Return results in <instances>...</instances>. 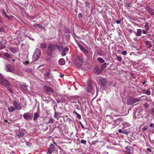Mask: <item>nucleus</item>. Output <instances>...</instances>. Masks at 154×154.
I'll return each mask as SVG.
<instances>
[{
  "mask_svg": "<svg viewBox=\"0 0 154 154\" xmlns=\"http://www.w3.org/2000/svg\"><path fill=\"white\" fill-rule=\"evenodd\" d=\"M7 89L12 94L13 93L12 90L11 88H10V87L8 88Z\"/></svg>",
  "mask_w": 154,
  "mask_h": 154,
  "instance_id": "a19ab883",
  "label": "nucleus"
},
{
  "mask_svg": "<svg viewBox=\"0 0 154 154\" xmlns=\"http://www.w3.org/2000/svg\"><path fill=\"white\" fill-rule=\"evenodd\" d=\"M4 29L2 27H0V32H4Z\"/></svg>",
  "mask_w": 154,
  "mask_h": 154,
  "instance_id": "09e8293b",
  "label": "nucleus"
},
{
  "mask_svg": "<svg viewBox=\"0 0 154 154\" xmlns=\"http://www.w3.org/2000/svg\"><path fill=\"white\" fill-rule=\"evenodd\" d=\"M54 111L55 112V111H56V109H55V107H54Z\"/></svg>",
  "mask_w": 154,
  "mask_h": 154,
  "instance_id": "e2e57ef3",
  "label": "nucleus"
},
{
  "mask_svg": "<svg viewBox=\"0 0 154 154\" xmlns=\"http://www.w3.org/2000/svg\"><path fill=\"white\" fill-rule=\"evenodd\" d=\"M146 30H142V32L143 34H146L147 33V32L146 31Z\"/></svg>",
  "mask_w": 154,
  "mask_h": 154,
  "instance_id": "603ef678",
  "label": "nucleus"
},
{
  "mask_svg": "<svg viewBox=\"0 0 154 154\" xmlns=\"http://www.w3.org/2000/svg\"><path fill=\"white\" fill-rule=\"evenodd\" d=\"M82 17V14L81 13H80L78 14V17H79L80 18Z\"/></svg>",
  "mask_w": 154,
  "mask_h": 154,
  "instance_id": "8fccbe9b",
  "label": "nucleus"
},
{
  "mask_svg": "<svg viewBox=\"0 0 154 154\" xmlns=\"http://www.w3.org/2000/svg\"><path fill=\"white\" fill-rule=\"evenodd\" d=\"M55 149V147L53 144H51L49 146L48 151L47 152V153L48 154H51L54 152Z\"/></svg>",
  "mask_w": 154,
  "mask_h": 154,
  "instance_id": "1a4fd4ad",
  "label": "nucleus"
},
{
  "mask_svg": "<svg viewBox=\"0 0 154 154\" xmlns=\"http://www.w3.org/2000/svg\"><path fill=\"white\" fill-rule=\"evenodd\" d=\"M121 21L119 20H116V23L117 24H119L120 23Z\"/></svg>",
  "mask_w": 154,
  "mask_h": 154,
  "instance_id": "6e6d98bb",
  "label": "nucleus"
},
{
  "mask_svg": "<svg viewBox=\"0 0 154 154\" xmlns=\"http://www.w3.org/2000/svg\"><path fill=\"white\" fill-rule=\"evenodd\" d=\"M87 90L89 93H91L92 91V83L89 80H88L87 82Z\"/></svg>",
  "mask_w": 154,
  "mask_h": 154,
  "instance_id": "423d86ee",
  "label": "nucleus"
},
{
  "mask_svg": "<svg viewBox=\"0 0 154 154\" xmlns=\"http://www.w3.org/2000/svg\"><path fill=\"white\" fill-rule=\"evenodd\" d=\"M151 113L153 115H154V108H152L151 109Z\"/></svg>",
  "mask_w": 154,
  "mask_h": 154,
  "instance_id": "de8ad7c7",
  "label": "nucleus"
},
{
  "mask_svg": "<svg viewBox=\"0 0 154 154\" xmlns=\"http://www.w3.org/2000/svg\"><path fill=\"white\" fill-rule=\"evenodd\" d=\"M118 132L119 133H124V132H123L122 131L121 129H119L118 130Z\"/></svg>",
  "mask_w": 154,
  "mask_h": 154,
  "instance_id": "864d4df0",
  "label": "nucleus"
},
{
  "mask_svg": "<svg viewBox=\"0 0 154 154\" xmlns=\"http://www.w3.org/2000/svg\"><path fill=\"white\" fill-rule=\"evenodd\" d=\"M148 13L152 16H154V10L149 7H147L146 8Z\"/></svg>",
  "mask_w": 154,
  "mask_h": 154,
  "instance_id": "ddd939ff",
  "label": "nucleus"
},
{
  "mask_svg": "<svg viewBox=\"0 0 154 154\" xmlns=\"http://www.w3.org/2000/svg\"><path fill=\"white\" fill-rule=\"evenodd\" d=\"M16 135L18 136L19 138H21L24 136V133L20 131H19L16 132Z\"/></svg>",
  "mask_w": 154,
  "mask_h": 154,
  "instance_id": "2eb2a0df",
  "label": "nucleus"
},
{
  "mask_svg": "<svg viewBox=\"0 0 154 154\" xmlns=\"http://www.w3.org/2000/svg\"><path fill=\"white\" fill-rule=\"evenodd\" d=\"M100 85L101 86H104L107 83V81L105 78L101 79L100 80Z\"/></svg>",
  "mask_w": 154,
  "mask_h": 154,
  "instance_id": "9d476101",
  "label": "nucleus"
},
{
  "mask_svg": "<svg viewBox=\"0 0 154 154\" xmlns=\"http://www.w3.org/2000/svg\"><path fill=\"white\" fill-rule=\"evenodd\" d=\"M73 113L74 114H75L76 115H78V113L75 111H73Z\"/></svg>",
  "mask_w": 154,
  "mask_h": 154,
  "instance_id": "13d9d810",
  "label": "nucleus"
},
{
  "mask_svg": "<svg viewBox=\"0 0 154 154\" xmlns=\"http://www.w3.org/2000/svg\"><path fill=\"white\" fill-rule=\"evenodd\" d=\"M94 73L97 75H99L101 72V70L97 66H95L94 69Z\"/></svg>",
  "mask_w": 154,
  "mask_h": 154,
  "instance_id": "4468645a",
  "label": "nucleus"
},
{
  "mask_svg": "<svg viewBox=\"0 0 154 154\" xmlns=\"http://www.w3.org/2000/svg\"><path fill=\"white\" fill-rule=\"evenodd\" d=\"M147 150H148V151H149L150 152H152L151 150L149 148H147Z\"/></svg>",
  "mask_w": 154,
  "mask_h": 154,
  "instance_id": "052dcab7",
  "label": "nucleus"
},
{
  "mask_svg": "<svg viewBox=\"0 0 154 154\" xmlns=\"http://www.w3.org/2000/svg\"><path fill=\"white\" fill-rule=\"evenodd\" d=\"M127 6L128 7H129L130 6V4H128L127 5Z\"/></svg>",
  "mask_w": 154,
  "mask_h": 154,
  "instance_id": "0e129e2a",
  "label": "nucleus"
},
{
  "mask_svg": "<svg viewBox=\"0 0 154 154\" xmlns=\"http://www.w3.org/2000/svg\"><path fill=\"white\" fill-rule=\"evenodd\" d=\"M33 116L32 115L29 113V112H27L25 113L23 115V118L26 120H29L32 119Z\"/></svg>",
  "mask_w": 154,
  "mask_h": 154,
  "instance_id": "6e6552de",
  "label": "nucleus"
},
{
  "mask_svg": "<svg viewBox=\"0 0 154 154\" xmlns=\"http://www.w3.org/2000/svg\"><path fill=\"white\" fill-rule=\"evenodd\" d=\"M142 92L143 94H145L148 95H150L151 94V91L149 89H147L146 90L145 89L143 90Z\"/></svg>",
  "mask_w": 154,
  "mask_h": 154,
  "instance_id": "f3484780",
  "label": "nucleus"
},
{
  "mask_svg": "<svg viewBox=\"0 0 154 154\" xmlns=\"http://www.w3.org/2000/svg\"><path fill=\"white\" fill-rule=\"evenodd\" d=\"M6 71L7 72H11V70L10 68V65H8L6 66Z\"/></svg>",
  "mask_w": 154,
  "mask_h": 154,
  "instance_id": "bb28decb",
  "label": "nucleus"
},
{
  "mask_svg": "<svg viewBox=\"0 0 154 154\" xmlns=\"http://www.w3.org/2000/svg\"><path fill=\"white\" fill-rule=\"evenodd\" d=\"M58 62L60 65H63L65 63V60L64 59L61 58L59 60Z\"/></svg>",
  "mask_w": 154,
  "mask_h": 154,
  "instance_id": "a211bd4d",
  "label": "nucleus"
},
{
  "mask_svg": "<svg viewBox=\"0 0 154 154\" xmlns=\"http://www.w3.org/2000/svg\"><path fill=\"white\" fill-rule=\"evenodd\" d=\"M84 62L83 58L81 56H78L75 58V63L77 67H80Z\"/></svg>",
  "mask_w": 154,
  "mask_h": 154,
  "instance_id": "f257e3e1",
  "label": "nucleus"
},
{
  "mask_svg": "<svg viewBox=\"0 0 154 154\" xmlns=\"http://www.w3.org/2000/svg\"><path fill=\"white\" fill-rule=\"evenodd\" d=\"M131 148H132V147L130 146H127L125 148V149L128 151V152H130Z\"/></svg>",
  "mask_w": 154,
  "mask_h": 154,
  "instance_id": "2f4dec72",
  "label": "nucleus"
},
{
  "mask_svg": "<svg viewBox=\"0 0 154 154\" xmlns=\"http://www.w3.org/2000/svg\"><path fill=\"white\" fill-rule=\"evenodd\" d=\"M147 82L146 81L144 80V81L142 83V84L143 85H144L145 83H146Z\"/></svg>",
  "mask_w": 154,
  "mask_h": 154,
  "instance_id": "680f3d73",
  "label": "nucleus"
},
{
  "mask_svg": "<svg viewBox=\"0 0 154 154\" xmlns=\"http://www.w3.org/2000/svg\"><path fill=\"white\" fill-rule=\"evenodd\" d=\"M4 55L5 57L8 58H10V54H9L7 53H5L4 54Z\"/></svg>",
  "mask_w": 154,
  "mask_h": 154,
  "instance_id": "72a5a7b5",
  "label": "nucleus"
},
{
  "mask_svg": "<svg viewBox=\"0 0 154 154\" xmlns=\"http://www.w3.org/2000/svg\"><path fill=\"white\" fill-rule=\"evenodd\" d=\"M152 51H154V49H153L152 50Z\"/></svg>",
  "mask_w": 154,
  "mask_h": 154,
  "instance_id": "338daca9",
  "label": "nucleus"
},
{
  "mask_svg": "<svg viewBox=\"0 0 154 154\" xmlns=\"http://www.w3.org/2000/svg\"><path fill=\"white\" fill-rule=\"evenodd\" d=\"M50 74V71L49 70H47L45 73V76H48Z\"/></svg>",
  "mask_w": 154,
  "mask_h": 154,
  "instance_id": "473e14b6",
  "label": "nucleus"
},
{
  "mask_svg": "<svg viewBox=\"0 0 154 154\" xmlns=\"http://www.w3.org/2000/svg\"><path fill=\"white\" fill-rule=\"evenodd\" d=\"M0 84L5 86H9L10 85V83L7 80L3 78L1 73H0Z\"/></svg>",
  "mask_w": 154,
  "mask_h": 154,
  "instance_id": "f03ea898",
  "label": "nucleus"
},
{
  "mask_svg": "<svg viewBox=\"0 0 154 154\" xmlns=\"http://www.w3.org/2000/svg\"><path fill=\"white\" fill-rule=\"evenodd\" d=\"M39 117V113L36 112V113L34 115L33 120H35L37 119Z\"/></svg>",
  "mask_w": 154,
  "mask_h": 154,
  "instance_id": "412c9836",
  "label": "nucleus"
},
{
  "mask_svg": "<svg viewBox=\"0 0 154 154\" xmlns=\"http://www.w3.org/2000/svg\"><path fill=\"white\" fill-rule=\"evenodd\" d=\"M13 105L15 109L17 110H20L22 108L21 103H18L16 101L14 100L13 101Z\"/></svg>",
  "mask_w": 154,
  "mask_h": 154,
  "instance_id": "0eeeda50",
  "label": "nucleus"
},
{
  "mask_svg": "<svg viewBox=\"0 0 154 154\" xmlns=\"http://www.w3.org/2000/svg\"><path fill=\"white\" fill-rule=\"evenodd\" d=\"M34 26L35 27L37 26H38L39 28L42 29V28L43 29H44V28L43 27V26L40 24H35L34 25Z\"/></svg>",
  "mask_w": 154,
  "mask_h": 154,
  "instance_id": "c85d7f7f",
  "label": "nucleus"
},
{
  "mask_svg": "<svg viewBox=\"0 0 154 154\" xmlns=\"http://www.w3.org/2000/svg\"><path fill=\"white\" fill-rule=\"evenodd\" d=\"M127 54V52L125 51H123L122 52V54L123 55H126Z\"/></svg>",
  "mask_w": 154,
  "mask_h": 154,
  "instance_id": "79ce46f5",
  "label": "nucleus"
},
{
  "mask_svg": "<svg viewBox=\"0 0 154 154\" xmlns=\"http://www.w3.org/2000/svg\"><path fill=\"white\" fill-rule=\"evenodd\" d=\"M21 89L22 91H27V87L26 85H23L21 86Z\"/></svg>",
  "mask_w": 154,
  "mask_h": 154,
  "instance_id": "b1692460",
  "label": "nucleus"
},
{
  "mask_svg": "<svg viewBox=\"0 0 154 154\" xmlns=\"http://www.w3.org/2000/svg\"><path fill=\"white\" fill-rule=\"evenodd\" d=\"M23 64H24L26 65V64H28L29 63L28 61H25L23 62Z\"/></svg>",
  "mask_w": 154,
  "mask_h": 154,
  "instance_id": "5fc2aeb1",
  "label": "nucleus"
},
{
  "mask_svg": "<svg viewBox=\"0 0 154 154\" xmlns=\"http://www.w3.org/2000/svg\"><path fill=\"white\" fill-rule=\"evenodd\" d=\"M145 44L147 46V47L148 48H150L152 47V44L150 42L148 41H147L145 42Z\"/></svg>",
  "mask_w": 154,
  "mask_h": 154,
  "instance_id": "6ab92c4d",
  "label": "nucleus"
},
{
  "mask_svg": "<svg viewBox=\"0 0 154 154\" xmlns=\"http://www.w3.org/2000/svg\"><path fill=\"white\" fill-rule=\"evenodd\" d=\"M153 105L154 106V103H153Z\"/></svg>",
  "mask_w": 154,
  "mask_h": 154,
  "instance_id": "774afa93",
  "label": "nucleus"
},
{
  "mask_svg": "<svg viewBox=\"0 0 154 154\" xmlns=\"http://www.w3.org/2000/svg\"><path fill=\"white\" fill-rule=\"evenodd\" d=\"M54 120L52 118H50L49 120L48 123L49 124L53 123L54 122Z\"/></svg>",
  "mask_w": 154,
  "mask_h": 154,
  "instance_id": "7c9ffc66",
  "label": "nucleus"
},
{
  "mask_svg": "<svg viewBox=\"0 0 154 154\" xmlns=\"http://www.w3.org/2000/svg\"><path fill=\"white\" fill-rule=\"evenodd\" d=\"M136 35L137 36H140L141 35V30L138 29L137 30Z\"/></svg>",
  "mask_w": 154,
  "mask_h": 154,
  "instance_id": "5701e85b",
  "label": "nucleus"
},
{
  "mask_svg": "<svg viewBox=\"0 0 154 154\" xmlns=\"http://www.w3.org/2000/svg\"><path fill=\"white\" fill-rule=\"evenodd\" d=\"M147 129V127H144L142 129V131H144Z\"/></svg>",
  "mask_w": 154,
  "mask_h": 154,
  "instance_id": "a18cd8bd",
  "label": "nucleus"
},
{
  "mask_svg": "<svg viewBox=\"0 0 154 154\" xmlns=\"http://www.w3.org/2000/svg\"><path fill=\"white\" fill-rule=\"evenodd\" d=\"M46 47V45L45 43H41L40 45V48L45 49Z\"/></svg>",
  "mask_w": 154,
  "mask_h": 154,
  "instance_id": "a878e982",
  "label": "nucleus"
},
{
  "mask_svg": "<svg viewBox=\"0 0 154 154\" xmlns=\"http://www.w3.org/2000/svg\"><path fill=\"white\" fill-rule=\"evenodd\" d=\"M12 61H14V59H13L12 60Z\"/></svg>",
  "mask_w": 154,
  "mask_h": 154,
  "instance_id": "69168bd1",
  "label": "nucleus"
},
{
  "mask_svg": "<svg viewBox=\"0 0 154 154\" xmlns=\"http://www.w3.org/2000/svg\"><path fill=\"white\" fill-rule=\"evenodd\" d=\"M106 63H103L102 65L101 68L102 70L104 69L106 67Z\"/></svg>",
  "mask_w": 154,
  "mask_h": 154,
  "instance_id": "c756f323",
  "label": "nucleus"
},
{
  "mask_svg": "<svg viewBox=\"0 0 154 154\" xmlns=\"http://www.w3.org/2000/svg\"><path fill=\"white\" fill-rule=\"evenodd\" d=\"M77 117L78 118V119H81V116L80 114H78V115H77Z\"/></svg>",
  "mask_w": 154,
  "mask_h": 154,
  "instance_id": "49530a36",
  "label": "nucleus"
},
{
  "mask_svg": "<svg viewBox=\"0 0 154 154\" xmlns=\"http://www.w3.org/2000/svg\"><path fill=\"white\" fill-rule=\"evenodd\" d=\"M79 47L82 52L85 54H88L89 53V52L88 50L84 48L82 45H79Z\"/></svg>",
  "mask_w": 154,
  "mask_h": 154,
  "instance_id": "9b49d317",
  "label": "nucleus"
},
{
  "mask_svg": "<svg viewBox=\"0 0 154 154\" xmlns=\"http://www.w3.org/2000/svg\"><path fill=\"white\" fill-rule=\"evenodd\" d=\"M97 60L98 61H99L100 63H103L105 62V60L101 57H98L97 59Z\"/></svg>",
  "mask_w": 154,
  "mask_h": 154,
  "instance_id": "cd10ccee",
  "label": "nucleus"
},
{
  "mask_svg": "<svg viewBox=\"0 0 154 154\" xmlns=\"http://www.w3.org/2000/svg\"><path fill=\"white\" fill-rule=\"evenodd\" d=\"M1 10L2 13L5 16V15H6V14H7L4 9H2Z\"/></svg>",
  "mask_w": 154,
  "mask_h": 154,
  "instance_id": "c9c22d12",
  "label": "nucleus"
},
{
  "mask_svg": "<svg viewBox=\"0 0 154 154\" xmlns=\"http://www.w3.org/2000/svg\"><path fill=\"white\" fill-rule=\"evenodd\" d=\"M80 124H81V126L82 128H83V129H85V128H84V126L81 123Z\"/></svg>",
  "mask_w": 154,
  "mask_h": 154,
  "instance_id": "4d7b16f0",
  "label": "nucleus"
},
{
  "mask_svg": "<svg viewBox=\"0 0 154 154\" xmlns=\"http://www.w3.org/2000/svg\"><path fill=\"white\" fill-rule=\"evenodd\" d=\"M153 125H154V124H152V123H151L150 125H149V126L151 127H153Z\"/></svg>",
  "mask_w": 154,
  "mask_h": 154,
  "instance_id": "bf43d9fd",
  "label": "nucleus"
},
{
  "mask_svg": "<svg viewBox=\"0 0 154 154\" xmlns=\"http://www.w3.org/2000/svg\"><path fill=\"white\" fill-rule=\"evenodd\" d=\"M143 106L146 108H147L148 107L149 105L147 103H146L145 104H144Z\"/></svg>",
  "mask_w": 154,
  "mask_h": 154,
  "instance_id": "58836bf2",
  "label": "nucleus"
},
{
  "mask_svg": "<svg viewBox=\"0 0 154 154\" xmlns=\"http://www.w3.org/2000/svg\"><path fill=\"white\" fill-rule=\"evenodd\" d=\"M124 152L125 153V154H132L130 152H127L124 151Z\"/></svg>",
  "mask_w": 154,
  "mask_h": 154,
  "instance_id": "c03bdc74",
  "label": "nucleus"
},
{
  "mask_svg": "<svg viewBox=\"0 0 154 154\" xmlns=\"http://www.w3.org/2000/svg\"><path fill=\"white\" fill-rule=\"evenodd\" d=\"M144 27H145V29H146V30L148 31L149 30V27L148 25V22H146V23L144 25Z\"/></svg>",
  "mask_w": 154,
  "mask_h": 154,
  "instance_id": "393cba45",
  "label": "nucleus"
},
{
  "mask_svg": "<svg viewBox=\"0 0 154 154\" xmlns=\"http://www.w3.org/2000/svg\"><path fill=\"white\" fill-rule=\"evenodd\" d=\"M116 58L119 61H120L122 60V58L120 56H116Z\"/></svg>",
  "mask_w": 154,
  "mask_h": 154,
  "instance_id": "4c0bfd02",
  "label": "nucleus"
},
{
  "mask_svg": "<svg viewBox=\"0 0 154 154\" xmlns=\"http://www.w3.org/2000/svg\"><path fill=\"white\" fill-rule=\"evenodd\" d=\"M101 51H98L97 52V54L99 55H101Z\"/></svg>",
  "mask_w": 154,
  "mask_h": 154,
  "instance_id": "3c124183",
  "label": "nucleus"
},
{
  "mask_svg": "<svg viewBox=\"0 0 154 154\" xmlns=\"http://www.w3.org/2000/svg\"><path fill=\"white\" fill-rule=\"evenodd\" d=\"M80 142L82 143H83L84 144H85L87 142L86 140H82L80 141Z\"/></svg>",
  "mask_w": 154,
  "mask_h": 154,
  "instance_id": "e433bc0d",
  "label": "nucleus"
},
{
  "mask_svg": "<svg viewBox=\"0 0 154 154\" xmlns=\"http://www.w3.org/2000/svg\"><path fill=\"white\" fill-rule=\"evenodd\" d=\"M5 17L6 18H7L8 19H10L11 18V17H13V16H10L8 15L7 14H6V15L5 16Z\"/></svg>",
  "mask_w": 154,
  "mask_h": 154,
  "instance_id": "ea45409f",
  "label": "nucleus"
},
{
  "mask_svg": "<svg viewBox=\"0 0 154 154\" xmlns=\"http://www.w3.org/2000/svg\"><path fill=\"white\" fill-rule=\"evenodd\" d=\"M6 46L4 45L0 44V50H2L3 49L5 48Z\"/></svg>",
  "mask_w": 154,
  "mask_h": 154,
  "instance_id": "f704fd0d",
  "label": "nucleus"
},
{
  "mask_svg": "<svg viewBox=\"0 0 154 154\" xmlns=\"http://www.w3.org/2000/svg\"><path fill=\"white\" fill-rule=\"evenodd\" d=\"M13 53H15L17 51V50L13 47H11L9 49Z\"/></svg>",
  "mask_w": 154,
  "mask_h": 154,
  "instance_id": "4be33fe9",
  "label": "nucleus"
},
{
  "mask_svg": "<svg viewBox=\"0 0 154 154\" xmlns=\"http://www.w3.org/2000/svg\"><path fill=\"white\" fill-rule=\"evenodd\" d=\"M57 45H50L48 48V54L50 55L51 54L53 50L57 48Z\"/></svg>",
  "mask_w": 154,
  "mask_h": 154,
  "instance_id": "20e7f679",
  "label": "nucleus"
},
{
  "mask_svg": "<svg viewBox=\"0 0 154 154\" xmlns=\"http://www.w3.org/2000/svg\"><path fill=\"white\" fill-rule=\"evenodd\" d=\"M41 54V51L38 48H36L33 56L34 60H37L40 57Z\"/></svg>",
  "mask_w": 154,
  "mask_h": 154,
  "instance_id": "7ed1b4c3",
  "label": "nucleus"
},
{
  "mask_svg": "<svg viewBox=\"0 0 154 154\" xmlns=\"http://www.w3.org/2000/svg\"><path fill=\"white\" fill-rule=\"evenodd\" d=\"M58 113L57 112H56V111L54 112V118H57V115Z\"/></svg>",
  "mask_w": 154,
  "mask_h": 154,
  "instance_id": "37998d69",
  "label": "nucleus"
},
{
  "mask_svg": "<svg viewBox=\"0 0 154 154\" xmlns=\"http://www.w3.org/2000/svg\"><path fill=\"white\" fill-rule=\"evenodd\" d=\"M8 109L10 112H12L14 111L15 109V107L13 106H11L8 108Z\"/></svg>",
  "mask_w": 154,
  "mask_h": 154,
  "instance_id": "aec40b11",
  "label": "nucleus"
},
{
  "mask_svg": "<svg viewBox=\"0 0 154 154\" xmlns=\"http://www.w3.org/2000/svg\"><path fill=\"white\" fill-rule=\"evenodd\" d=\"M44 88L48 92L52 93L53 92V89L50 86H44Z\"/></svg>",
  "mask_w": 154,
  "mask_h": 154,
  "instance_id": "f8f14e48",
  "label": "nucleus"
},
{
  "mask_svg": "<svg viewBox=\"0 0 154 154\" xmlns=\"http://www.w3.org/2000/svg\"><path fill=\"white\" fill-rule=\"evenodd\" d=\"M140 101V100L139 99H134L132 97H130L127 100V103L129 105L132 104Z\"/></svg>",
  "mask_w": 154,
  "mask_h": 154,
  "instance_id": "39448f33",
  "label": "nucleus"
},
{
  "mask_svg": "<svg viewBox=\"0 0 154 154\" xmlns=\"http://www.w3.org/2000/svg\"><path fill=\"white\" fill-rule=\"evenodd\" d=\"M69 49L68 47H65L62 53V55L63 56H65L66 55V54L68 52Z\"/></svg>",
  "mask_w": 154,
  "mask_h": 154,
  "instance_id": "dca6fc26",
  "label": "nucleus"
}]
</instances>
